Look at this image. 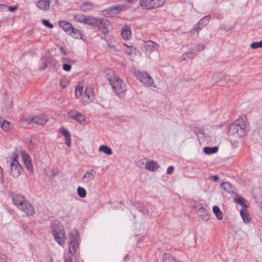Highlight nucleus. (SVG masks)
I'll return each mask as SVG.
<instances>
[{"instance_id":"nucleus-40","label":"nucleus","mask_w":262,"mask_h":262,"mask_svg":"<svg viewBox=\"0 0 262 262\" xmlns=\"http://www.w3.org/2000/svg\"><path fill=\"white\" fill-rule=\"evenodd\" d=\"M235 201L237 203L239 204L243 207H246L245 204V200L242 197L237 198L235 199Z\"/></svg>"},{"instance_id":"nucleus-10","label":"nucleus","mask_w":262,"mask_h":262,"mask_svg":"<svg viewBox=\"0 0 262 262\" xmlns=\"http://www.w3.org/2000/svg\"><path fill=\"white\" fill-rule=\"evenodd\" d=\"M98 24H97L96 27L99 28L100 31L103 34L106 35L108 33V29L107 27L108 21L104 18H99Z\"/></svg>"},{"instance_id":"nucleus-30","label":"nucleus","mask_w":262,"mask_h":262,"mask_svg":"<svg viewBox=\"0 0 262 262\" xmlns=\"http://www.w3.org/2000/svg\"><path fill=\"white\" fill-rule=\"evenodd\" d=\"M86 16L81 14H76L74 16V18L77 21L85 24Z\"/></svg>"},{"instance_id":"nucleus-32","label":"nucleus","mask_w":262,"mask_h":262,"mask_svg":"<svg viewBox=\"0 0 262 262\" xmlns=\"http://www.w3.org/2000/svg\"><path fill=\"white\" fill-rule=\"evenodd\" d=\"M77 193L78 195L81 198H84L86 195L85 189L80 186H79L77 188Z\"/></svg>"},{"instance_id":"nucleus-7","label":"nucleus","mask_w":262,"mask_h":262,"mask_svg":"<svg viewBox=\"0 0 262 262\" xmlns=\"http://www.w3.org/2000/svg\"><path fill=\"white\" fill-rule=\"evenodd\" d=\"M69 252L74 255L78 247V236L77 233H71L69 237Z\"/></svg>"},{"instance_id":"nucleus-21","label":"nucleus","mask_w":262,"mask_h":262,"mask_svg":"<svg viewBox=\"0 0 262 262\" xmlns=\"http://www.w3.org/2000/svg\"><path fill=\"white\" fill-rule=\"evenodd\" d=\"M241 216H242L244 223H249L251 220L250 215L246 212L244 209H242L240 211Z\"/></svg>"},{"instance_id":"nucleus-28","label":"nucleus","mask_w":262,"mask_h":262,"mask_svg":"<svg viewBox=\"0 0 262 262\" xmlns=\"http://www.w3.org/2000/svg\"><path fill=\"white\" fill-rule=\"evenodd\" d=\"M0 126L3 131L7 132L10 128V122L6 120H3Z\"/></svg>"},{"instance_id":"nucleus-20","label":"nucleus","mask_w":262,"mask_h":262,"mask_svg":"<svg viewBox=\"0 0 262 262\" xmlns=\"http://www.w3.org/2000/svg\"><path fill=\"white\" fill-rule=\"evenodd\" d=\"M98 18L93 16H87L85 24L93 27H95L99 22Z\"/></svg>"},{"instance_id":"nucleus-1","label":"nucleus","mask_w":262,"mask_h":262,"mask_svg":"<svg viewBox=\"0 0 262 262\" xmlns=\"http://www.w3.org/2000/svg\"><path fill=\"white\" fill-rule=\"evenodd\" d=\"M11 197L14 205L27 216L33 214V206L23 195L15 193H11Z\"/></svg>"},{"instance_id":"nucleus-46","label":"nucleus","mask_w":262,"mask_h":262,"mask_svg":"<svg viewBox=\"0 0 262 262\" xmlns=\"http://www.w3.org/2000/svg\"><path fill=\"white\" fill-rule=\"evenodd\" d=\"M48 67L47 63L46 61L42 62L39 66V69L40 70H45Z\"/></svg>"},{"instance_id":"nucleus-34","label":"nucleus","mask_w":262,"mask_h":262,"mask_svg":"<svg viewBox=\"0 0 262 262\" xmlns=\"http://www.w3.org/2000/svg\"><path fill=\"white\" fill-rule=\"evenodd\" d=\"M195 56V54L193 52H186L181 56V59L185 60L187 58H192Z\"/></svg>"},{"instance_id":"nucleus-17","label":"nucleus","mask_w":262,"mask_h":262,"mask_svg":"<svg viewBox=\"0 0 262 262\" xmlns=\"http://www.w3.org/2000/svg\"><path fill=\"white\" fill-rule=\"evenodd\" d=\"M60 132L61 134L63 135L65 137L66 144V145L70 147L71 145V135L70 132L67 130L66 129L61 127L60 128Z\"/></svg>"},{"instance_id":"nucleus-13","label":"nucleus","mask_w":262,"mask_h":262,"mask_svg":"<svg viewBox=\"0 0 262 262\" xmlns=\"http://www.w3.org/2000/svg\"><path fill=\"white\" fill-rule=\"evenodd\" d=\"M95 172L93 170L90 171H86L82 178V181L84 184H89L90 182L95 178Z\"/></svg>"},{"instance_id":"nucleus-56","label":"nucleus","mask_w":262,"mask_h":262,"mask_svg":"<svg viewBox=\"0 0 262 262\" xmlns=\"http://www.w3.org/2000/svg\"><path fill=\"white\" fill-rule=\"evenodd\" d=\"M63 61H64V60H67V61H69V62H71V61H72V59H67V58H63Z\"/></svg>"},{"instance_id":"nucleus-51","label":"nucleus","mask_w":262,"mask_h":262,"mask_svg":"<svg viewBox=\"0 0 262 262\" xmlns=\"http://www.w3.org/2000/svg\"><path fill=\"white\" fill-rule=\"evenodd\" d=\"M144 164V163L143 162V161L142 160H139L138 163H137V165L139 166V167H141L142 166H143V165Z\"/></svg>"},{"instance_id":"nucleus-18","label":"nucleus","mask_w":262,"mask_h":262,"mask_svg":"<svg viewBox=\"0 0 262 262\" xmlns=\"http://www.w3.org/2000/svg\"><path fill=\"white\" fill-rule=\"evenodd\" d=\"M59 26L63 29V30L66 32H68L69 33H71V29H72V24L68 21L62 20L59 21Z\"/></svg>"},{"instance_id":"nucleus-22","label":"nucleus","mask_w":262,"mask_h":262,"mask_svg":"<svg viewBox=\"0 0 262 262\" xmlns=\"http://www.w3.org/2000/svg\"><path fill=\"white\" fill-rule=\"evenodd\" d=\"M124 51L128 55L134 54L136 53V49L132 46H128L124 43Z\"/></svg>"},{"instance_id":"nucleus-52","label":"nucleus","mask_w":262,"mask_h":262,"mask_svg":"<svg viewBox=\"0 0 262 262\" xmlns=\"http://www.w3.org/2000/svg\"><path fill=\"white\" fill-rule=\"evenodd\" d=\"M73 29H71V32H73V33H79L80 31L78 29L76 28H74L72 27Z\"/></svg>"},{"instance_id":"nucleus-27","label":"nucleus","mask_w":262,"mask_h":262,"mask_svg":"<svg viewBox=\"0 0 262 262\" xmlns=\"http://www.w3.org/2000/svg\"><path fill=\"white\" fill-rule=\"evenodd\" d=\"M84 95L93 100L94 98V93L92 88L90 86L87 87L85 90Z\"/></svg>"},{"instance_id":"nucleus-16","label":"nucleus","mask_w":262,"mask_h":262,"mask_svg":"<svg viewBox=\"0 0 262 262\" xmlns=\"http://www.w3.org/2000/svg\"><path fill=\"white\" fill-rule=\"evenodd\" d=\"M121 34L124 39H129L132 36L130 27L127 25L123 26L121 30Z\"/></svg>"},{"instance_id":"nucleus-29","label":"nucleus","mask_w":262,"mask_h":262,"mask_svg":"<svg viewBox=\"0 0 262 262\" xmlns=\"http://www.w3.org/2000/svg\"><path fill=\"white\" fill-rule=\"evenodd\" d=\"M212 210L213 213L216 215V218L218 220H222L223 219V214L221 211L220 209L217 206H214L213 207Z\"/></svg>"},{"instance_id":"nucleus-14","label":"nucleus","mask_w":262,"mask_h":262,"mask_svg":"<svg viewBox=\"0 0 262 262\" xmlns=\"http://www.w3.org/2000/svg\"><path fill=\"white\" fill-rule=\"evenodd\" d=\"M50 0H39L36 2L37 7L40 10L46 11L49 10Z\"/></svg>"},{"instance_id":"nucleus-38","label":"nucleus","mask_w":262,"mask_h":262,"mask_svg":"<svg viewBox=\"0 0 262 262\" xmlns=\"http://www.w3.org/2000/svg\"><path fill=\"white\" fill-rule=\"evenodd\" d=\"M83 88L80 86H78L75 89V96L76 97H80L82 94Z\"/></svg>"},{"instance_id":"nucleus-44","label":"nucleus","mask_w":262,"mask_h":262,"mask_svg":"<svg viewBox=\"0 0 262 262\" xmlns=\"http://www.w3.org/2000/svg\"><path fill=\"white\" fill-rule=\"evenodd\" d=\"M91 7V5L89 3H84L81 6V9L82 11H86L90 9Z\"/></svg>"},{"instance_id":"nucleus-37","label":"nucleus","mask_w":262,"mask_h":262,"mask_svg":"<svg viewBox=\"0 0 262 262\" xmlns=\"http://www.w3.org/2000/svg\"><path fill=\"white\" fill-rule=\"evenodd\" d=\"M252 49H258L262 48V40L259 42H253L250 45Z\"/></svg>"},{"instance_id":"nucleus-36","label":"nucleus","mask_w":262,"mask_h":262,"mask_svg":"<svg viewBox=\"0 0 262 262\" xmlns=\"http://www.w3.org/2000/svg\"><path fill=\"white\" fill-rule=\"evenodd\" d=\"M138 209L139 211H141L144 214H147L148 213V209L143 205L140 204L138 207Z\"/></svg>"},{"instance_id":"nucleus-54","label":"nucleus","mask_w":262,"mask_h":262,"mask_svg":"<svg viewBox=\"0 0 262 262\" xmlns=\"http://www.w3.org/2000/svg\"><path fill=\"white\" fill-rule=\"evenodd\" d=\"M64 262H72V260L71 258H68L65 259Z\"/></svg>"},{"instance_id":"nucleus-8","label":"nucleus","mask_w":262,"mask_h":262,"mask_svg":"<svg viewBox=\"0 0 262 262\" xmlns=\"http://www.w3.org/2000/svg\"><path fill=\"white\" fill-rule=\"evenodd\" d=\"M68 116L80 124H82L85 119V116L83 114L74 110L68 112Z\"/></svg>"},{"instance_id":"nucleus-42","label":"nucleus","mask_w":262,"mask_h":262,"mask_svg":"<svg viewBox=\"0 0 262 262\" xmlns=\"http://www.w3.org/2000/svg\"><path fill=\"white\" fill-rule=\"evenodd\" d=\"M223 77V74L221 73H216L213 76V78L215 82H219Z\"/></svg>"},{"instance_id":"nucleus-24","label":"nucleus","mask_w":262,"mask_h":262,"mask_svg":"<svg viewBox=\"0 0 262 262\" xmlns=\"http://www.w3.org/2000/svg\"><path fill=\"white\" fill-rule=\"evenodd\" d=\"M222 187L224 189L229 192V193H233L234 192V187L233 186L228 182H223L222 184Z\"/></svg>"},{"instance_id":"nucleus-3","label":"nucleus","mask_w":262,"mask_h":262,"mask_svg":"<svg viewBox=\"0 0 262 262\" xmlns=\"http://www.w3.org/2000/svg\"><path fill=\"white\" fill-rule=\"evenodd\" d=\"M107 78L112 85L114 91L119 97H123L126 91V86L122 79L117 76H107Z\"/></svg>"},{"instance_id":"nucleus-39","label":"nucleus","mask_w":262,"mask_h":262,"mask_svg":"<svg viewBox=\"0 0 262 262\" xmlns=\"http://www.w3.org/2000/svg\"><path fill=\"white\" fill-rule=\"evenodd\" d=\"M93 100L86 97L85 96L83 95L81 99V103L83 105H85L89 103H90L91 102H92Z\"/></svg>"},{"instance_id":"nucleus-49","label":"nucleus","mask_w":262,"mask_h":262,"mask_svg":"<svg viewBox=\"0 0 262 262\" xmlns=\"http://www.w3.org/2000/svg\"><path fill=\"white\" fill-rule=\"evenodd\" d=\"M59 51H60V53L64 55H66L67 54V52H66V51L64 50V49L62 47H60Z\"/></svg>"},{"instance_id":"nucleus-35","label":"nucleus","mask_w":262,"mask_h":262,"mask_svg":"<svg viewBox=\"0 0 262 262\" xmlns=\"http://www.w3.org/2000/svg\"><path fill=\"white\" fill-rule=\"evenodd\" d=\"M23 125L25 127H29L28 125L31 124L33 122V117H30L29 118H26L24 119L23 121Z\"/></svg>"},{"instance_id":"nucleus-6","label":"nucleus","mask_w":262,"mask_h":262,"mask_svg":"<svg viewBox=\"0 0 262 262\" xmlns=\"http://www.w3.org/2000/svg\"><path fill=\"white\" fill-rule=\"evenodd\" d=\"M136 77L141 82L151 87H156L153 79L147 73L138 72Z\"/></svg>"},{"instance_id":"nucleus-53","label":"nucleus","mask_w":262,"mask_h":262,"mask_svg":"<svg viewBox=\"0 0 262 262\" xmlns=\"http://www.w3.org/2000/svg\"><path fill=\"white\" fill-rule=\"evenodd\" d=\"M212 178H213V179L214 180V181H216V182L219 180V177L216 175L214 176Z\"/></svg>"},{"instance_id":"nucleus-33","label":"nucleus","mask_w":262,"mask_h":262,"mask_svg":"<svg viewBox=\"0 0 262 262\" xmlns=\"http://www.w3.org/2000/svg\"><path fill=\"white\" fill-rule=\"evenodd\" d=\"M146 46L151 47L152 50H156L158 45L156 42L151 40H148L145 42Z\"/></svg>"},{"instance_id":"nucleus-26","label":"nucleus","mask_w":262,"mask_h":262,"mask_svg":"<svg viewBox=\"0 0 262 262\" xmlns=\"http://www.w3.org/2000/svg\"><path fill=\"white\" fill-rule=\"evenodd\" d=\"M99 151L104 152L107 155H111L113 154L111 148L105 145H101L99 148Z\"/></svg>"},{"instance_id":"nucleus-43","label":"nucleus","mask_w":262,"mask_h":262,"mask_svg":"<svg viewBox=\"0 0 262 262\" xmlns=\"http://www.w3.org/2000/svg\"><path fill=\"white\" fill-rule=\"evenodd\" d=\"M42 23L46 27L50 29H52L53 28V25L52 24H51L48 20L42 19Z\"/></svg>"},{"instance_id":"nucleus-55","label":"nucleus","mask_w":262,"mask_h":262,"mask_svg":"<svg viewBox=\"0 0 262 262\" xmlns=\"http://www.w3.org/2000/svg\"><path fill=\"white\" fill-rule=\"evenodd\" d=\"M28 226H24V230H25V231H26L27 233H28V232H27V229H28Z\"/></svg>"},{"instance_id":"nucleus-45","label":"nucleus","mask_w":262,"mask_h":262,"mask_svg":"<svg viewBox=\"0 0 262 262\" xmlns=\"http://www.w3.org/2000/svg\"><path fill=\"white\" fill-rule=\"evenodd\" d=\"M62 68L66 71H70L71 69V65L68 63H63Z\"/></svg>"},{"instance_id":"nucleus-25","label":"nucleus","mask_w":262,"mask_h":262,"mask_svg":"<svg viewBox=\"0 0 262 262\" xmlns=\"http://www.w3.org/2000/svg\"><path fill=\"white\" fill-rule=\"evenodd\" d=\"M163 262H176V258L169 253H165L162 255Z\"/></svg>"},{"instance_id":"nucleus-48","label":"nucleus","mask_w":262,"mask_h":262,"mask_svg":"<svg viewBox=\"0 0 262 262\" xmlns=\"http://www.w3.org/2000/svg\"><path fill=\"white\" fill-rule=\"evenodd\" d=\"M174 170V167L172 166H170L167 168V174H171L173 173Z\"/></svg>"},{"instance_id":"nucleus-12","label":"nucleus","mask_w":262,"mask_h":262,"mask_svg":"<svg viewBox=\"0 0 262 262\" xmlns=\"http://www.w3.org/2000/svg\"><path fill=\"white\" fill-rule=\"evenodd\" d=\"M210 19V16L209 15L206 16L202 18L198 23L196 28L191 31V33H192L194 32V30H195V31L198 33V32H199L203 27L207 25Z\"/></svg>"},{"instance_id":"nucleus-4","label":"nucleus","mask_w":262,"mask_h":262,"mask_svg":"<svg viewBox=\"0 0 262 262\" xmlns=\"http://www.w3.org/2000/svg\"><path fill=\"white\" fill-rule=\"evenodd\" d=\"M51 229L55 241L60 245H61L66 239V233L64 227L59 222L55 221L52 223Z\"/></svg>"},{"instance_id":"nucleus-31","label":"nucleus","mask_w":262,"mask_h":262,"mask_svg":"<svg viewBox=\"0 0 262 262\" xmlns=\"http://www.w3.org/2000/svg\"><path fill=\"white\" fill-rule=\"evenodd\" d=\"M124 6L123 5H117L112 6L108 8V10L111 11L116 10L117 13L120 12L124 8Z\"/></svg>"},{"instance_id":"nucleus-19","label":"nucleus","mask_w":262,"mask_h":262,"mask_svg":"<svg viewBox=\"0 0 262 262\" xmlns=\"http://www.w3.org/2000/svg\"><path fill=\"white\" fill-rule=\"evenodd\" d=\"M159 167V165L153 160L147 162L145 165V168L151 171H155Z\"/></svg>"},{"instance_id":"nucleus-47","label":"nucleus","mask_w":262,"mask_h":262,"mask_svg":"<svg viewBox=\"0 0 262 262\" xmlns=\"http://www.w3.org/2000/svg\"><path fill=\"white\" fill-rule=\"evenodd\" d=\"M7 259L6 255L0 253V262H5Z\"/></svg>"},{"instance_id":"nucleus-50","label":"nucleus","mask_w":262,"mask_h":262,"mask_svg":"<svg viewBox=\"0 0 262 262\" xmlns=\"http://www.w3.org/2000/svg\"><path fill=\"white\" fill-rule=\"evenodd\" d=\"M16 8H17L16 6H9V7H8V10H9L11 12H13L14 11H15L16 9Z\"/></svg>"},{"instance_id":"nucleus-15","label":"nucleus","mask_w":262,"mask_h":262,"mask_svg":"<svg viewBox=\"0 0 262 262\" xmlns=\"http://www.w3.org/2000/svg\"><path fill=\"white\" fill-rule=\"evenodd\" d=\"M198 214L205 221H207L210 219L208 211L205 207H200L198 210Z\"/></svg>"},{"instance_id":"nucleus-41","label":"nucleus","mask_w":262,"mask_h":262,"mask_svg":"<svg viewBox=\"0 0 262 262\" xmlns=\"http://www.w3.org/2000/svg\"><path fill=\"white\" fill-rule=\"evenodd\" d=\"M205 48V45L202 43H199L196 44L194 46L193 49L194 50H196L199 52L201 51V50H203Z\"/></svg>"},{"instance_id":"nucleus-2","label":"nucleus","mask_w":262,"mask_h":262,"mask_svg":"<svg viewBox=\"0 0 262 262\" xmlns=\"http://www.w3.org/2000/svg\"><path fill=\"white\" fill-rule=\"evenodd\" d=\"M247 132L246 121L242 118H239L229 126L228 133L230 136L243 137L246 136Z\"/></svg>"},{"instance_id":"nucleus-57","label":"nucleus","mask_w":262,"mask_h":262,"mask_svg":"<svg viewBox=\"0 0 262 262\" xmlns=\"http://www.w3.org/2000/svg\"><path fill=\"white\" fill-rule=\"evenodd\" d=\"M60 86L62 88H65L66 87V86L65 85H63V84H62V82H60Z\"/></svg>"},{"instance_id":"nucleus-11","label":"nucleus","mask_w":262,"mask_h":262,"mask_svg":"<svg viewBox=\"0 0 262 262\" xmlns=\"http://www.w3.org/2000/svg\"><path fill=\"white\" fill-rule=\"evenodd\" d=\"M48 120L47 116L43 114H39L34 116V125H44Z\"/></svg>"},{"instance_id":"nucleus-9","label":"nucleus","mask_w":262,"mask_h":262,"mask_svg":"<svg viewBox=\"0 0 262 262\" xmlns=\"http://www.w3.org/2000/svg\"><path fill=\"white\" fill-rule=\"evenodd\" d=\"M20 155L26 168L30 171L31 173H32L33 165L32 164L31 157L25 150H22Z\"/></svg>"},{"instance_id":"nucleus-23","label":"nucleus","mask_w":262,"mask_h":262,"mask_svg":"<svg viewBox=\"0 0 262 262\" xmlns=\"http://www.w3.org/2000/svg\"><path fill=\"white\" fill-rule=\"evenodd\" d=\"M219 149L218 147L213 146V147H209L206 146L204 147L203 151L205 154L207 155L212 154L216 153Z\"/></svg>"},{"instance_id":"nucleus-5","label":"nucleus","mask_w":262,"mask_h":262,"mask_svg":"<svg viewBox=\"0 0 262 262\" xmlns=\"http://www.w3.org/2000/svg\"><path fill=\"white\" fill-rule=\"evenodd\" d=\"M11 158V160L10 163V173L13 177L17 178L22 173L23 168L18 161V155H14V156Z\"/></svg>"}]
</instances>
